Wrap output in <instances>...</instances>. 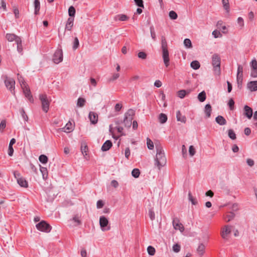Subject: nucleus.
<instances>
[{
	"label": "nucleus",
	"instance_id": "nucleus-64",
	"mask_svg": "<svg viewBox=\"0 0 257 257\" xmlns=\"http://www.w3.org/2000/svg\"><path fill=\"white\" fill-rule=\"evenodd\" d=\"M251 76L254 78L257 77V69H251Z\"/></svg>",
	"mask_w": 257,
	"mask_h": 257
},
{
	"label": "nucleus",
	"instance_id": "nucleus-58",
	"mask_svg": "<svg viewBox=\"0 0 257 257\" xmlns=\"http://www.w3.org/2000/svg\"><path fill=\"white\" fill-rule=\"evenodd\" d=\"M136 4L140 8H144V4L143 0H134Z\"/></svg>",
	"mask_w": 257,
	"mask_h": 257
},
{
	"label": "nucleus",
	"instance_id": "nucleus-28",
	"mask_svg": "<svg viewBox=\"0 0 257 257\" xmlns=\"http://www.w3.org/2000/svg\"><path fill=\"white\" fill-rule=\"evenodd\" d=\"M212 109L211 106L209 104H207L205 106L204 112L207 118L209 117L211 115Z\"/></svg>",
	"mask_w": 257,
	"mask_h": 257
},
{
	"label": "nucleus",
	"instance_id": "nucleus-46",
	"mask_svg": "<svg viewBox=\"0 0 257 257\" xmlns=\"http://www.w3.org/2000/svg\"><path fill=\"white\" fill-rule=\"evenodd\" d=\"M140 172L138 169H134L132 172V175L135 178H138L139 177Z\"/></svg>",
	"mask_w": 257,
	"mask_h": 257
},
{
	"label": "nucleus",
	"instance_id": "nucleus-59",
	"mask_svg": "<svg viewBox=\"0 0 257 257\" xmlns=\"http://www.w3.org/2000/svg\"><path fill=\"white\" fill-rule=\"evenodd\" d=\"M124 155H125V157L126 159H128L129 158V157L131 155V151H130V149L128 147H127L125 148V151H124Z\"/></svg>",
	"mask_w": 257,
	"mask_h": 257
},
{
	"label": "nucleus",
	"instance_id": "nucleus-56",
	"mask_svg": "<svg viewBox=\"0 0 257 257\" xmlns=\"http://www.w3.org/2000/svg\"><path fill=\"white\" fill-rule=\"evenodd\" d=\"M79 45V43L78 39L77 37H76V38H75L74 41V44H73V49L74 50L76 49L78 47Z\"/></svg>",
	"mask_w": 257,
	"mask_h": 257
},
{
	"label": "nucleus",
	"instance_id": "nucleus-19",
	"mask_svg": "<svg viewBox=\"0 0 257 257\" xmlns=\"http://www.w3.org/2000/svg\"><path fill=\"white\" fill-rule=\"evenodd\" d=\"M89 118L92 124H96L98 121V115L94 112H90Z\"/></svg>",
	"mask_w": 257,
	"mask_h": 257
},
{
	"label": "nucleus",
	"instance_id": "nucleus-37",
	"mask_svg": "<svg viewBox=\"0 0 257 257\" xmlns=\"http://www.w3.org/2000/svg\"><path fill=\"white\" fill-rule=\"evenodd\" d=\"M39 160L43 164H46L48 162V157L44 155H41L39 156Z\"/></svg>",
	"mask_w": 257,
	"mask_h": 257
},
{
	"label": "nucleus",
	"instance_id": "nucleus-39",
	"mask_svg": "<svg viewBox=\"0 0 257 257\" xmlns=\"http://www.w3.org/2000/svg\"><path fill=\"white\" fill-rule=\"evenodd\" d=\"M184 44L187 48H191L192 47L191 41L189 39H185L184 40Z\"/></svg>",
	"mask_w": 257,
	"mask_h": 257
},
{
	"label": "nucleus",
	"instance_id": "nucleus-35",
	"mask_svg": "<svg viewBox=\"0 0 257 257\" xmlns=\"http://www.w3.org/2000/svg\"><path fill=\"white\" fill-rule=\"evenodd\" d=\"M200 66V63L197 61H193L191 63V67L195 70L199 69Z\"/></svg>",
	"mask_w": 257,
	"mask_h": 257
},
{
	"label": "nucleus",
	"instance_id": "nucleus-8",
	"mask_svg": "<svg viewBox=\"0 0 257 257\" xmlns=\"http://www.w3.org/2000/svg\"><path fill=\"white\" fill-rule=\"evenodd\" d=\"M5 84L7 89L11 91L13 94H15V80L12 78L6 76L5 79Z\"/></svg>",
	"mask_w": 257,
	"mask_h": 257
},
{
	"label": "nucleus",
	"instance_id": "nucleus-6",
	"mask_svg": "<svg viewBox=\"0 0 257 257\" xmlns=\"http://www.w3.org/2000/svg\"><path fill=\"white\" fill-rule=\"evenodd\" d=\"M39 99L41 102L43 110L45 112H47L49 109L51 100L48 99L47 95L45 94H40Z\"/></svg>",
	"mask_w": 257,
	"mask_h": 257
},
{
	"label": "nucleus",
	"instance_id": "nucleus-51",
	"mask_svg": "<svg viewBox=\"0 0 257 257\" xmlns=\"http://www.w3.org/2000/svg\"><path fill=\"white\" fill-rule=\"evenodd\" d=\"M13 12L15 14V18L18 19L20 17L19 11L17 7H13Z\"/></svg>",
	"mask_w": 257,
	"mask_h": 257
},
{
	"label": "nucleus",
	"instance_id": "nucleus-61",
	"mask_svg": "<svg viewBox=\"0 0 257 257\" xmlns=\"http://www.w3.org/2000/svg\"><path fill=\"white\" fill-rule=\"evenodd\" d=\"M237 23L239 25V26L242 28L244 26V21L242 18L239 17L237 19Z\"/></svg>",
	"mask_w": 257,
	"mask_h": 257
},
{
	"label": "nucleus",
	"instance_id": "nucleus-7",
	"mask_svg": "<svg viewBox=\"0 0 257 257\" xmlns=\"http://www.w3.org/2000/svg\"><path fill=\"white\" fill-rule=\"evenodd\" d=\"M14 175L15 178L17 179V183L19 185L24 188L28 187V183L24 178L21 176L20 173L17 171L14 172Z\"/></svg>",
	"mask_w": 257,
	"mask_h": 257
},
{
	"label": "nucleus",
	"instance_id": "nucleus-10",
	"mask_svg": "<svg viewBox=\"0 0 257 257\" xmlns=\"http://www.w3.org/2000/svg\"><path fill=\"white\" fill-rule=\"evenodd\" d=\"M232 226L229 225L224 226L221 230V236L223 239H227L228 235L231 233Z\"/></svg>",
	"mask_w": 257,
	"mask_h": 257
},
{
	"label": "nucleus",
	"instance_id": "nucleus-17",
	"mask_svg": "<svg viewBox=\"0 0 257 257\" xmlns=\"http://www.w3.org/2000/svg\"><path fill=\"white\" fill-rule=\"evenodd\" d=\"M244 115L248 119L251 118L252 116V108L247 105H245L244 107Z\"/></svg>",
	"mask_w": 257,
	"mask_h": 257
},
{
	"label": "nucleus",
	"instance_id": "nucleus-47",
	"mask_svg": "<svg viewBox=\"0 0 257 257\" xmlns=\"http://www.w3.org/2000/svg\"><path fill=\"white\" fill-rule=\"evenodd\" d=\"M189 153L191 157H193L196 153V149L193 146H190L189 148Z\"/></svg>",
	"mask_w": 257,
	"mask_h": 257
},
{
	"label": "nucleus",
	"instance_id": "nucleus-20",
	"mask_svg": "<svg viewBox=\"0 0 257 257\" xmlns=\"http://www.w3.org/2000/svg\"><path fill=\"white\" fill-rule=\"evenodd\" d=\"M74 19L73 18H69L65 25V30L71 31L73 26Z\"/></svg>",
	"mask_w": 257,
	"mask_h": 257
},
{
	"label": "nucleus",
	"instance_id": "nucleus-40",
	"mask_svg": "<svg viewBox=\"0 0 257 257\" xmlns=\"http://www.w3.org/2000/svg\"><path fill=\"white\" fill-rule=\"evenodd\" d=\"M40 171L42 174L43 179H46L48 176L47 170L46 168L41 167Z\"/></svg>",
	"mask_w": 257,
	"mask_h": 257
},
{
	"label": "nucleus",
	"instance_id": "nucleus-32",
	"mask_svg": "<svg viewBox=\"0 0 257 257\" xmlns=\"http://www.w3.org/2000/svg\"><path fill=\"white\" fill-rule=\"evenodd\" d=\"M206 93L205 91H202L198 95V98L200 102H203L206 99Z\"/></svg>",
	"mask_w": 257,
	"mask_h": 257
},
{
	"label": "nucleus",
	"instance_id": "nucleus-53",
	"mask_svg": "<svg viewBox=\"0 0 257 257\" xmlns=\"http://www.w3.org/2000/svg\"><path fill=\"white\" fill-rule=\"evenodd\" d=\"M17 44V50L20 53L22 52L23 49H22V41L21 39H20V42H16Z\"/></svg>",
	"mask_w": 257,
	"mask_h": 257
},
{
	"label": "nucleus",
	"instance_id": "nucleus-41",
	"mask_svg": "<svg viewBox=\"0 0 257 257\" xmlns=\"http://www.w3.org/2000/svg\"><path fill=\"white\" fill-rule=\"evenodd\" d=\"M147 144L149 149L153 150L154 149V143L149 138L147 139Z\"/></svg>",
	"mask_w": 257,
	"mask_h": 257
},
{
	"label": "nucleus",
	"instance_id": "nucleus-5",
	"mask_svg": "<svg viewBox=\"0 0 257 257\" xmlns=\"http://www.w3.org/2000/svg\"><path fill=\"white\" fill-rule=\"evenodd\" d=\"M135 115V111L133 109H129L125 113L124 119L123 120L124 125L126 127H130L132 123L133 116Z\"/></svg>",
	"mask_w": 257,
	"mask_h": 257
},
{
	"label": "nucleus",
	"instance_id": "nucleus-16",
	"mask_svg": "<svg viewBox=\"0 0 257 257\" xmlns=\"http://www.w3.org/2000/svg\"><path fill=\"white\" fill-rule=\"evenodd\" d=\"M247 88L250 91L257 90V81H252L247 83Z\"/></svg>",
	"mask_w": 257,
	"mask_h": 257
},
{
	"label": "nucleus",
	"instance_id": "nucleus-4",
	"mask_svg": "<svg viewBox=\"0 0 257 257\" xmlns=\"http://www.w3.org/2000/svg\"><path fill=\"white\" fill-rule=\"evenodd\" d=\"M18 79L21 86L23 90L25 96L30 101L32 102L33 101L32 96L31 94L30 90L25 82L23 77L18 74Z\"/></svg>",
	"mask_w": 257,
	"mask_h": 257
},
{
	"label": "nucleus",
	"instance_id": "nucleus-14",
	"mask_svg": "<svg viewBox=\"0 0 257 257\" xmlns=\"http://www.w3.org/2000/svg\"><path fill=\"white\" fill-rule=\"evenodd\" d=\"M6 39L9 42H12L15 41L16 43L17 42H20V39L21 38L15 35L14 34L8 33L6 34Z\"/></svg>",
	"mask_w": 257,
	"mask_h": 257
},
{
	"label": "nucleus",
	"instance_id": "nucleus-43",
	"mask_svg": "<svg viewBox=\"0 0 257 257\" xmlns=\"http://www.w3.org/2000/svg\"><path fill=\"white\" fill-rule=\"evenodd\" d=\"M228 137L232 140H235L236 139V135L234 131L231 129L228 130Z\"/></svg>",
	"mask_w": 257,
	"mask_h": 257
},
{
	"label": "nucleus",
	"instance_id": "nucleus-3",
	"mask_svg": "<svg viewBox=\"0 0 257 257\" xmlns=\"http://www.w3.org/2000/svg\"><path fill=\"white\" fill-rule=\"evenodd\" d=\"M220 63L221 59L220 56L214 54L212 57V65L213 67L214 75L219 76L220 75Z\"/></svg>",
	"mask_w": 257,
	"mask_h": 257
},
{
	"label": "nucleus",
	"instance_id": "nucleus-42",
	"mask_svg": "<svg viewBox=\"0 0 257 257\" xmlns=\"http://www.w3.org/2000/svg\"><path fill=\"white\" fill-rule=\"evenodd\" d=\"M148 253L151 255H154L155 253L156 250L155 248L152 246H149L147 248Z\"/></svg>",
	"mask_w": 257,
	"mask_h": 257
},
{
	"label": "nucleus",
	"instance_id": "nucleus-21",
	"mask_svg": "<svg viewBox=\"0 0 257 257\" xmlns=\"http://www.w3.org/2000/svg\"><path fill=\"white\" fill-rule=\"evenodd\" d=\"M73 130L72 124L71 122H68L65 127L60 128L59 130L65 133H70Z\"/></svg>",
	"mask_w": 257,
	"mask_h": 257
},
{
	"label": "nucleus",
	"instance_id": "nucleus-55",
	"mask_svg": "<svg viewBox=\"0 0 257 257\" xmlns=\"http://www.w3.org/2000/svg\"><path fill=\"white\" fill-rule=\"evenodd\" d=\"M181 246L178 244H175L173 246V250L175 252H178L180 250Z\"/></svg>",
	"mask_w": 257,
	"mask_h": 257
},
{
	"label": "nucleus",
	"instance_id": "nucleus-49",
	"mask_svg": "<svg viewBox=\"0 0 257 257\" xmlns=\"http://www.w3.org/2000/svg\"><path fill=\"white\" fill-rule=\"evenodd\" d=\"M81 152L82 154L85 156L87 155V152L88 151V148L86 144H84L81 146Z\"/></svg>",
	"mask_w": 257,
	"mask_h": 257
},
{
	"label": "nucleus",
	"instance_id": "nucleus-9",
	"mask_svg": "<svg viewBox=\"0 0 257 257\" xmlns=\"http://www.w3.org/2000/svg\"><path fill=\"white\" fill-rule=\"evenodd\" d=\"M37 228L41 231L49 232L51 230V226L44 221H42L36 225Z\"/></svg>",
	"mask_w": 257,
	"mask_h": 257
},
{
	"label": "nucleus",
	"instance_id": "nucleus-26",
	"mask_svg": "<svg viewBox=\"0 0 257 257\" xmlns=\"http://www.w3.org/2000/svg\"><path fill=\"white\" fill-rule=\"evenodd\" d=\"M216 122L219 125H225L226 123L225 119L221 115H219L215 118Z\"/></svg>",
	"mask_w": 257,
	"mask_h": 257
},
{
	"label": "nucleus",
	"instance_id": "nucleus-50",
	"mask_svg": "<svg viewBox=\"0 0 257 257\" xmlns=\"http://www.w3.org/2000/svg\"><path fill=\"white\" fill-rule=\"evenodd\" d=\"M6 127V120H3L0 123V131L1 133L4 132V129Z\"/></svg>",
	"mask_w": 257,
	"mask_h": 257
},
{
	"label": "nucleus",
	"instance_id": "nucleus-2",
	"mask_svg": "<svg viewBox=\"0 0 257 257\" xmlns=\"http://www.w3.org/2000/svg\"><path fill=\"white\" fill-rule=\"evenodd\" d=\"M161 48L162 50V56L163 61L166 67H168L170 64V58L167 41L164 36L161 37Z\"/></svg>",
	"mask_w": 257,
	"mask_h": 257
},
{
	"label": "nucleus",
	"instance_id": "nucleus-45",
	"mask_svg": "<svg viewBox=\"0 0 257 257\" xmlns=\"http://www.w3.org/2000/svg\"><path fill=\"white\" fill-rule=\"evenodd\" d=\"M187 91L185 90H181L177 92V95L180 98H183L186 95Z\"/></svg>",
	"mask_w": 257,
	"mask_h": 257
},
{
	"label": "nucleus",
	"instance_id": "nucleus-36",
	"mask_svg": "<svg viewBox=\"0 0 257 257\" xmlns=\"http://www.w3.org/2000/svg\"><path fill=\"white\" fill-rule=\"evenodd\" d=\"M85 99L83 98L80 97L78 99L77 105L82 107L85 105Z\"/></svg>",
	"mask_w": 257,
	"mask_h": 257
},
{
	"label": "nucleus",
	"instance_id": "nucleus-33",
	"mask_svg": "<svg viewBox=\"0 0 257 257\" xmlns=\"http://www.w3.org/2000/svg\"><path fill=\"white\" fill-rule=\"evenodd\" d=\"M159 119L160 123H164L167 120V116L164 113H161L159 115Z\"/></svg>",
	"mask_w": 257,
	"mask_h": 257
},
{
	"label": "nucleus",
	"instance_id": "nucleus-38",
	"mask_svg": "<svg viewBox=\"0 0 257 257\" xmlns=\"http://www.w3.org/2000/svg\"><path fill=\"white\" fill-rule=\"evenodd\" d=\"M76 11L74 7L71 6L69 7L68 9V14L70 18H72V17H74L75 15Z\"/></svg>",
	"mask_w": 257,
	"mask_h": 257
},
{
	"label": "nucleus",
	"instance_id": "nucleus-29",
	"mask_svg": "<svg viewBox=\"0 0 257 257\" xmlns=\"http://www.w3.org/2000/svg\"><path fill=\"white\" fill-rule=\"evenodd\" d=\"M235 216V214L234 213L232 212H230L227 213L225 216H224V219L226 222H229L232 219H233V218Z\"/></svg>",
	"mask_w": 257,
	"mask_h": 257
},
{
	"label": "nucleus",
	"instance_id": "nucleus-11",
	"mask_svg": "<svg viewBox=\"0 0 257 257\" xmlns=\"http://www.w3.org/2000/svg\"><path fill=\"white\" fill-rule=\"evenodd\" d=\"M53 61L56 64H58L63 60V53L62 50H57L54 54Z\"/></svg>",
	"mask_w": 257,
	"mask_h": 257
},
{
	"label": "nucleus",
	"instance_id": "nucleus-23",
	"mask_svg": "<svg viewBox=\"0 0 257 257\" xmlns=\"http://www.w3.org/2000/svg\"><path fill=\"white\" fill-rule=\"evenodd\" d=\"M205 245L203 244V243L200 244L197 248V252L198 254L199 255L202 256L205 252Z\"/></svg>",
	"mask_w": 257,
	"mask_h": 257
},
{
	"label": "nucleus",
	"instance_id": "nucleus-52",
	"mask_svg": "<svg viewBox=\"0 0 257 257\" xmlns=\"http://www.w3.org/2000/svg\"><path fill=\"white\" fill-rule=\"evenodd\" d=\"M212 35L214 37V38H220L222 37V35L220 32L217 30H214L212 32Z\"/></svg>",
	"mask_w": 257,
	"mask_h": 257
},
{
	"label": "nucleus",
	"instance_id": "nucleus-27",
	"mask_svg": "<svg viewBox=\"0 0 257 257\" xmlns=\"http://www.w3.org/2000/svg\"><path fill=\"white\" fill-rule=\"evenodd\" d=\"M177 120L179 121L185 123L186 119L184 115H182L180 111H178L176 113Z\"/></svg>",
	"mask_w": 257,
	"mask_h": 257
},
{
	"label": "nucleus",
	"instance_id": "nucleus-25",
	"mask_svg": "<svg viewBox=\"0 0 257 257\" xmlns=\"http://www.w3.org/2000/svg\"><path fill=\"white\" fill-rule=\"evenodd\" d=\"M115 20H118L120 21H126L129 19V17L124 14H119L116 15L114 18Z\"/></svg>",
	"mask_w": 257,
	"mask_h": 257
},
{
	"label": "nucleus",
	"instance_id": "nucleus-24",
	"mask_svg": "<svg viewBox=\"0 0 257 257\" xmlns=\"http://www.w3.org/2000/svg\"><path fill=\"white\" fill-rule=\"evenodd\" d=\"M73 224V226H77L81 224V220H80L79 217L78 215L74 216L71 220Z\"/></svg>",
	"mask_w": 257,
	"mask_h": 257
},
{
	"label": "nucleus",
	"instance_id": "nucleus-54",
	"mask_svg": "<svg viewBox=\"0 0 257 257\" xmlns=\"http://www.w3.org/2000/svg\"><path fill=\"white\" fill-rule=\"evenodd\" d=\"M149 215L151 220H154L155 219V214L152 209L149 210Z\"/></svg>",
	"mask_w": 257,
	"mask_h": 257
},
{
	"label": "nucleus",
	"instance_id": "nucleus-22",
	"mask_svg": "<svg viewBox=\"0 0 257 257\" xmlns=\"http://www.w3.org/2000/svg\"><path fill=\"white\" fill-rule=\"evenodd\" d=\"M112 147V143L110 141H106L102 145L101 150L103 151H108Z\"/></svg>",
	"mask_w": 257,
	"mask_h": 257
},
{
	"label": "nucleus",
	"instance_id": "nucleus-18",
	"mask_svg": "<svg viewBox=\"0 0 257 257\" xmlns=\"http://www.w3.org/2000/svg\"><path fill=\"white\" fill-rule=\"evenodd\" d=\"M216 27L221 30L222 33L227 34L228 33V29L225 25H223V22L222 21L217 22Z\"/></svg>",
	"mask_w": 257,
	"mask_h": 257
},
{
	"label": "nucleus",
	"instance_id": "nucleus-63",
	"mask_svg": "<svg viewBox=\"0 0 257 257\" xmlns=\"http://www.w3.org/2000/svg\"><path fill=\"white\" fill-rule=\"evenodd\" d=\"M138 57L142 59H145L147 57V55L143 52H140L138 53Z\"/></svg>",
	"mask_w": 257,
	"mask_h": 257
},
{
	"label": "nucleus",
	"instance_id": "nucleus-34",
	"mask_svg": "<svg viewBox=\"0 0 257 257\" xmlns=\"http://www.w3.org/2000/svg\"><path fill=\"white\" fill-rule=\"evenodd\" d=\"M188 198L193 205H196L197 204V200L196 198L194 197L190 192H189L188 193Z\"/></svg>",
	"mask_w": 257,
	"mask_h": 257
},
{
	"label": "nucleus",
	"instance_id": "nucleus-62",
	"mask_svg": "<svg viewBox=\"0 0 257 257\" xmlns=\"http://www.w3.org/2000/svg\"><path fill=\"white\" fill-rule=\"evenodd\" d=\"M251 69H257V61L255 59L252 60L251 63Z\"/></svg>",
	"mask_w": 257,
	"mask_h": 257
},
{
	"label": "nucleus",
	"instance_id": "nucleus-1",
	"mask_svg": "<svg viewBox=\"0 0 257 257\" xmlns=\"http://www.w3.org/2000/svg\"><path fill=\"white\" fill-rule=\"evenodd\" d=\"M156 151L155 164L159 169H160L162 166L165 165L166 158L163 148L161 146H156Z\"/></svg>",
	"mask_w": 257,
	"mask_h": 257
},
{
	"label": "nucleus",
	"instance_id": "nucleus-13",
	"mask_svg": "<svg viewBox=\"0 0 257 257\" xmlns=\"http://www.w3.org/2000/svg\"><path fill=\"white\" fill-rule=\"evenodd\" d=\"M108 224V220L104 216H101L99 218V225L100 227L102 228L103 231H104L105 229L104 227H106Z\"/></svg>",
	"mask_w": 257,
	"mask_h": 257
},
{
	"label": "nucleus",
	"instance_id": "nucleus-44",
	"mask_svg": "<svg viewBox=\"0 0 257 257\" xmlns=\"http://www.w3.org/2000/svg\"><path fill=\"white\" fill-rule=\"evenodd\" d=\"M150 33L152 38L155 41L156 40V35L154 30V28L153 26L150 27Z\"/></svg>",
	"mask_w": 257,
	"mask_h": 257
},
{
	"label": "nucleus",
	"instance_id": "nucleus-57",
	"mask_svg": "<svg viewBox=\"0 0 257 257\" xmlns=\"http://www.w3.org/2000/svg\"><path fill=\"white\" fill-rule=\"evenodd\" d=\"M0 9H2L4 11H7L6 3L4 1V0H1V1Z\"/></svg>",
	"mask_w": 257,
	"mask_h": 257
},
{
	"label": "nucleus",
	"instance_id": "nucleus-12",
	"mask_svg": "<svg viewBox=\"0 0 257 257\" xmlns=\"http://www.w3.org/2000/svg\"><path fill=\"white\" fill-rule=\"evenodd\" d=\"M173 225L175 229L179 230L181 232H182L184 230V228L183 224L181 223L179 220L177 219L173 220Z\"/></svg>",
	"mask_w": 257,
	"mask_h": 257
},
{
	"label": "nucleus",
	"instance_id": "nucleus-30",
	"mask_svg": "<svg viewBox=\"0 0 257 257\" xmlns=\"http://www.w3.org/2000/svg\"><path fill=\"white\" fill-rule=\"evenodd\" d=\"M34 7H35V14L38 15L40 9V3L39 0H35Z\"/></svg>",
	"mask_w": 257,
	"mask_h": 257
},
{
	"label": "nucleus",
	"instance_id": "nucleus-15",
	"mask_svg": "<svg viewBox=\"0 0 257 257\" xmlns=\"http://www.w3.org/2000/svg\"><path fill=\"white\" fill-rule=\"evenodd\" d=\"M243 78V67L241 65H238L237 68V81L238 83H241Z\"/></svg>",
	"mask_w": 257,
	"mask_h": 257
},
{
	"label": "nucleus",
	"instance_id": "nucleus-48",
	"mask_svg": "<svg viewBox=\"0 0 257 257\" xmlns=\"http://www.w3.org/2000/svg\"><path fill=\"white\" fill-rule=\"evenodd\" d=\"M169 17L172 20H176L178 17V15L175 11H171L169 12Z\"/></svg>",
	"mask_w": 257,
	"mask_h": 257
},
{
	"label": "nucleus",
	"instance_id": "nucleus-60",
	"mask_svg": "<svg viewBox=\"0 0 257 257\" xmlns=\"http://www.w3.org/2000/svg\"><path fill=\"white\" fill-rule=\"evenodd\" d=\"M103 206L104 203L102 200H99L97 202L96 206L98 209L102 208Z\"/></svg>",
	"mask_w": 257,
	"mask_h": 257
},
{
	"label": "nucleus",
	"instance_id": "nucleus-31",
	"mask_svg": "<svg viewBox=\"0 0 257 257\" xmlns=\"http://www.w3.org/2000/svg\"><path fill=\"white\" fill-rule=\"evenodd\" d=\"M222 3L224 9L227 13L229 12V4L228 0H222Z\"/></svg>",
	"mask_w": 257,
	"mask_h": 257
}]
</instances>
